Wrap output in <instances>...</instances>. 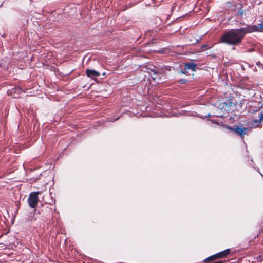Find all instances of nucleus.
<instances>
[{"label":"nucleus","instance_id":"nucleus-1","mask_svg":"<svg viewBox=\"0 0 263 263\" xmlns=\"http://www.w3.org/2000/svg\"><path fill=\"white\" fill-rule=\"evenodd\" d=\"M246 33H248L246 28L231 30L223 35L220 41L229 45H236L241 43Z\"/></svg>","mask_w":263,"mask_h":263},{"label":"nucleus","instance_id":"nucleus-2","mask_svg":"<svg viewBox=\"0 0 263 263\" xmlns=\"http://www.w3.org/2000/svg\"><path fill=\"white\" fill-rule=\"evenodd\" d=\"M39 192H34L29 194L28 198V203L30 207L35 208L37 206L39 201Z\"/></svg>","mask_w":263,"mask_h":263},{"label":"nucleus","instance_id":"nucleus-3","mask_svg":"<svg viewBox=\"0 0 263 263\" xmlns=\"http://www.w3.org/2000/svg\"><path fill=\"white\" fill-rule=\"evenodd\" d=\"M230 253V249H226L223 251H221V252H219L218 253H217L214 255H212L211 256H210L208 257L205 261H212L216 259L226 257L227 255L229 254Z\"/></svg>","mask_w":263,"mask_h":263},{"label":"nucleus","instance_id":"nucleus-4","mask_svg":"<svg viewBox=\"0 0 263 263\" xmlns=\"http://www.w3.org/2000/svg\"><path fill=\"white\" fill-rule=\"evenodd\" d=\"M228 129L231 133L235 132L242 137H243L245 135L247 134L249 130L247 128H240L238 126L235 128L228 127Z\"/></svg>","mask_w":263,"mask_h":263},{"label":"nucleus","instance_id":"nucleus-5","mask_svg":"<svg viewBox=\"0 0 263 263\" xmlns=\"http://www.w3.org/2000/svg\"><path fill=\"white\" fill-rule=\"evenodd\" d=\"M248 33L254 31L263 32V23L259 24L258 26L254 25L251 27H247Z\"/></svg>","mask_w":263,"mask_h":263},{"label":"nucleus","instance_id":"nucleus-6","mask_svg":"<svg viewBox=\"0 0 263 263\" xmlns=\"http://www.w3.org/2000/svg\"><path fill=\"white\" fill-rule=\"evenodd\" d=\"M86 74L87 77L93 79L100 76V73L97 71L93 69H86Z\"/></svg>","mask_w":263,"mask_h":263},{"label":"nucleus","instance_id":"nucleus-7","mask_svg":"<svg viewBox=\"0 0 263 263\" xmlns=\"http://www.w3.org/2000/svg\"><path fill=\"white\" fill-rule=\"evenodd\" d=\"M262 120H263V112H261L259 114L258 120L256 119L254 120V125L256 127L258 126L259 124Z\"/></svg>","mask_w":263,"mask_h":263},{"label":"nucleus","instance_id":"nucleus-8","mask_svg":"<svg viewBox=\"0 0 263 263\" xmlns=\"http://www.w3.org/2000/svg\"><path fill=\"white\" fill-rule=\"evenodd\" d=\"M185 69H191L192 71H195L196 65L193 63H186L184 65Z\"/></svg>","mask_w":263,"mask_h":263},{"label":"nucleus","instance_id":"nucleus-9","mask_svg":"<svg viewBox=\"0 0 263 263\" xmlns=\"http://www.w3.org/2000/svg\"><path fill=\"white\" fill-rule=\"evenodd\" d=\"M142 70L147 73L154 72L155 70L150 67L149 65H145L142 67Z\"/></svg>","mask_w":263,"mask_h":263},{"label":"nucleus","instance_id":"nucleus-10","mask_svg":"<svg viewBox=\"0 0 263 263\" xmlns=\"http://www.w3.org/2000/svg\"><path fill=\"white\" fill-rule=\"evenodd\" d=\"M222 261H217V262H216L215 263H222Z\"/></svg>","mask_w":263,"mask_h":263},{"label":"nucleus","instance_id":"nucleus-11","mask_svg":"<svg viewBox=\"0 0 263 263\" xmlns=\"http://www.w3.org/2000/svg\"><path fill=\"white\" fill-rule=\"evenodd\" d=\"M103 76H105L106 75V73L105 72L103 73Z\"/></svg>","mask_w":263,"mask_h":263}]
</instances>
